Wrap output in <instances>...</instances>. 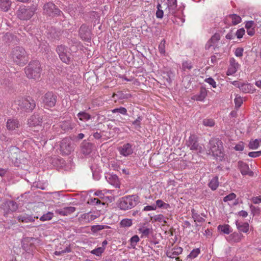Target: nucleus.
<instances>
[{
    "label": "nucleus",
    "mask_w": 261,
    "mask_h": 261,
    "mask_svg": "<svg viewBox=\"0 0 261 261\" xmlns=\"http://www.w3.org/2000/svg\"><path fill=\"white\" fill-rule=\"evenodd\" d=\"M27 52L24 49L20 46L14 47L11 51V56L14 62L19 65L25 64L27 61Z\"/></svg>",
    "instance_id": "nucleus-1"
},
{
    "label": "nucleus",
    "mask_w": 261,
    "mask_h": 261,
    "mask_svg": "<svg viewBox=\"0 0 261 261\" xmlns=\"http://www.w3.org/2000/svg\"><path fill=\"white\" fill-rule=\"evenodd\" d=\"M139 197L136 195L124 196L120 199L119 206L122 210L131 209L139 202Z\"/></svg>",
    "instance_id": "nucleus-2"
},
{
    "label": "nucleus",
    "mask_w": 261,
    "mask_h": 261,
    "mask_svg": "<svg viewBox=\"0 0 261 261\" xmlns=\"http://www.w3.org/2000/svg\"><path fill=\"white\" fill-rule=\"evenodd\" d=\"M4 211V216L8 217L9 215H12V213L16 212L18 208V204L13 200H7L2 205Z\"/></svg>",
    "instance_id": "nucleus-3"
},
{
    "label": "nucleus",
    "mask_w": 261,
    "mask_h": 261,
    "mask_svg": "<svg viewBox=\"0 0 261 261\" xmlns=\"http://www.w3.org/2000/svg\"><path fill=\"white\" fill-rule=\"evenodd\" d=\"M57 51L60 59L64 63L68 64L71 60L69 49L64 45H59L57 48Z\"/></svg>",
    "instance_id": "nucleus-4"
},
{
    "label": "nucleus",
    "mask_w": 261,
    "mask_h": 261,
    "mask_svg": "<svg viewBox=\"0 0 261 261\" xmlns=\"http://www.w3.org/2000/svg\"><path fill=\"white\" fill-rule=\"evenodd\" d=\"M56 101V96L52 92L46 93L42 99V103L46 109L54 107Z\"/></svg>",
    "instance_id": "nucleus-5"
},
{
    "label": "nucleus",
    "mask_w": 261,
    "mask_h": 261,
    "mask_svg": "<svg viewBox=\"0 0 261 261\" xmlns=\"http://www.w3.org/2000/svg\"><path fill=\"white\" fill-rule=\"evenodd\" d=\"M17 16L21 20L30 19L33 16V8L26 6L21 7L17 12Z\"/></svg>",
    "instance_id": "nucleus-6"
},
{
    "label": "nucleus",
    "mask_w": 261,
    "mask_h": 261,
    "mask_svg": "<svg viewBox=\"0 0 261 261\" xmlns=\"http://www.w3.org/2000/svg\"><path fill=\"white\" fill-rule=\"evenodd\" d=\"M43 12L49 16L60 15L61 11L53 3H47L44 5Z\"/></svg>",
    "instance_id": "nucleus-7"
},
{
    "label": "nucleus",
    "mask_w": 261,
    "mask_h": 261,
    "mask_svg": "<svg viewBox=\"0 0 261 261\" xmlns=\"http://www.w3.org/2000/svg\"><path fill=\"white\" fill-rule=\"evenodd\" d=\"M211 152L214 156L222 157L223 155L222 146L221 142H217L214 144L213 141H210Z\"/></svg>",
    "instance_id": "nucleus-8"
},
{
    "label": "nucleus",
    "mask_w": 261,
    "mask_h": 261,
    "mask_svg": "<svg viewBox=\"0 0 261 261\" xmlns=\"http://www.w3.org/2000/svg\"><path fill=\"white\" fill-rule=\"evenodd\" d=\"M187 144L190 149L195 152L201 153L204 151L203 147L202 145H199L193 136L189 138Z\"/></svg>",
    "instance_id": "nucleus-9"
},
{
    "label": "nucleus",
    "mask_w": 261,
    "mask_h": 261,
    "mask_svg": "<svg viewBox=\"0 0 261 261\" xmlns=\"http://www.w3.org/2000/svg\"><path fill=\"white\" fill-rule=\"evenodd\" d=\"M32 101V97H29L28 98H22L21 100H17L16 102L21 109H23L27 112H32L33 108H31V102Z\"/></svg>",
    "instance_id": "nucleus-10"
},
{
    "label": "nucleus",
    "mask_w": 261,
    "mask_h": 261,
    "mask_svg": "<svg viewBox=\"0 0 261 261\" xmlns=\"http://www.w3.org/2000/svg\"><path fill=\"white\" fill-rule=\"evenodd\" d=\"M61 150L64 154H69L73 150L71 141L67 138L63 139L61 143Z\"/></svg>",
    "instance_id": "nucleus-11"
},
{
    "label": "nucleus",
    "mask_w": 261,
    "mask_h": 261,
    "mask_svg": "<svg viewBox=\"0 0 261 261\" xmlns=\"http://www.w3.org/2000/svg\"><path fill=\"white\" fill-rule=\"evenodd\" d=\"M118 150L120 154L125 157L131 155L133 152L132 145L129 143H126L119 147Z\"/></svg>",
    "instance_id": "nucleus-12"
},
{
    "label": "nucleus",
    "mask_w": 261,
    "mask_h": 261,
    "mask_svg": "<svg viewBox=\"0 0 261 261\" xmlns=\"http://www.w3.org/2000/svg\"><path fill=\"white\" fill-rule=\"evenodd\" d=\"M105 178L110 185L115 188L120 187V181L118 177L113 173H107L105 174Z\"/></svg>",
    "instance_id": "nucleus-13"
},
{
    "label": "nucleus",
    "mask_w": 261,
    "mask_h": 261,
    "mask_svg": "<svg viewBox=\"0 0 261 261\" xmlns=\"http://www.w3.org/2000/svg\"><path fill=\"white\" fill-rule=\"evenodd\" d=\"M21 246L22 249L28 253H30L33 251V238L24 237L21 241Z\"/></svg>",
    "instance_id": "nucleus-14"
},
{
    "label": "nucleus",
    "mask_w": 261,
    "mask_h": 261,
    "mask_svg": "<svg viewBox=\"0 0 261 261\" xmlns=\"http://www.w3.org/2000/svg\"><path fill=\"white\" fill-rule=\"evenodd\" d=\"M229 66L226 72L227 75L234 74L240 67V64L233 58H230L229 60Z\"/></svg>",
    "instance_id": "nucleus-15"
},
{
    "label": "nucleus",
    "mask_w": 261,
    "mask_h": 261,
    "mask_svg": "<svg viewBox=\"0 0 261 261\" xmlns=\"http://www.w3.org/2000/svg\"><path fill=\"white\" fill-rule=\"evenodd\" d=\"M238 167L243 175H248L252 176L253 175V172L250 170L249 166L246 163L242 161H239L238 162Z\"/></svg>",
    "instance_id": "nucleus-16"
},
{
    "label": "nucleus",
    "mask_w": 261,
    "mask_h": 261,
    "mask_svg": "<svg viewBox=\"0 0 261 261\" xmlns=\"http://www.w3.org/2000/svg\"><path fill=\"white\" fill-rule=\"evenodd\" d=\"M75 211V208L73 206L65 207L63 208L57 209L55 213L61 216H68L73 213Z\"/></svg>",
    "instance_id": "nucleus-17"
},
{
    "label": "nucleus",
    "mask_w": 261,
    "mask_h": 261,
    "mask_svg": "<svg viewBox=\"0 0 261 261\" xmlns=\"http://www.w3.org/2000/svg\"><path fill=\"white\" fill-rule=\"evenodd\" d=\"M3 41L5 42V43H15L16 41H17L16 37L13 35L12 33L10 32L6 33L3 36Z\"/></svg>",
    "instance_id": "nucleus-18"
},
{
    "label": "nucleus",
    "mask_w": 261,
    "mask_h": 261,
    "mask_svg": "<svg viewBox=\"0 0 261 261\" xmlns=\"http://www.w3.org/2000/svg\"><path fill=\"white\" fill-rule=\"evenodd\" d=\"M34 80L39 79L40 77L41 67L38 61H34Z\"/></svg>",
    "instance_id": "nucleus-19"
},
{
    "label": "nucleus",
    "mask_w": 261,
    "mask_h": 261,
    "mask_svg": "<svg viewBox=\"0 0 261 261\" xmlns=\"http://www.w3.org/2000/svg\"><path fill=\"white\" fill-rule=\"evenodd\" d=\"M240 90L244 93H253L255 89L253 86L249 83H242L240 86Z\"/></svg>",
    "instance_id": "nucleus-20"
},
{
    "label": "nucleus",
    "mask_w": 261,
    "mask_h": 261,
    "mask_svg": "<svg viewBox=\"0 0 261 261\" xmlns=\"http://www.w3.org/2000/svg\"><path fill=\"white\" fill-rule=\"evenodd\" d=\"M238 229L241 232L247 233L249 231V225L247 222H239L238 221L236 222Z\"/></svg>",
    "instance_id": "nucleus-21"
},
{
    "label": "nucleus",
    "mask_w": 261,
    "mask_h": 261,
    "mask_svg": "<svg viewBox=\"0 0 261 261\" xmlns=\"http://www.w3.org/2000/svg\"><path fill=\"white\" fill-rule=\"evenodd\" d=\"M75 126V124L71 120L63 121L61 124V127L65 131L72 129Z\"/></svg>",
    "instance_id": "nucleus-22"
},
{
    "label": "nucleus",
    "mask_w": 261,
    "mask_h": 261,
    "mask_svg": "<svg viewBox=\"0 0 261 261\" xmlns=\"http://www.w3.org/2000/svg\"><path fill=\"white\" fill-rule=\"evenodd\" d=\"M219 40V36L216 35L213 36L205 44V47L206 49H210L211 47L214 48L215 44Z\"/></svg>",
    "instance_id": "nucleus-23"
},
{
    "label": "nucleus",
    "mask_w": 261,
    "mask_h": 261,
    "mask_svg": "<svg viewBox=\"0 0 261 261\" xmlns=\"http://www.w3.org/2000/svg\"><path fill=\"white\" fill-rule=\"evenodd\" d=\"M19 122L16 119H9L7 122V128L10 130H14L16 128H18Z\"/></svg>",
    "instance_id": "nucleus-24"
},
{
    "label": "nucleus",
    "mask_w": 261,
    "mask_h": 261,
    "mask_svg": "<svg viewBox=\"0 0 261 261\" xmlns=\"http://www.w3.org/2000/svg\"><path fill=\"white\" fill-rule=\"evenodd\" d=\"M207 95V92L205 89H201L199 94L193 95L192 99L196 101H203Z\"/></svg>",
    "instance_id": "nucleus-25"
},
{
    "label": "nucleus",
    "mask_w": 261,
    "mask_h": 261,
    "mask_svg": "<svg viewBox=\"0 0 261 261\" xmlns=\"http://www.w3.org/2000/svg\"><path fill=\"white\" fill-rule=\"evenodd\" d=\"M151 219L154 221L161 223L162 225H165L167 223V218L162 214L154 215V216L151 217Z\"/></svg>",
    "instance_id": "nucleus-26"
},
{
    "label": "nucleus",
    "mask_w": 261,
    "mask_h": 261,
    "mask_svg": "<svg viewBox=\"0 0 261 261\" xmlns=\"http://www.w3.org/2000/svg\"><path fill=\"white\" fill-rule=\"evenodd\" d=\"M96 217L93 215L91 213H85L82 215L79 219L80 221H84L85 222H89L91 221L94 220Z\"/></svg>",
    "instance_id": "nucleus-27"
},
{
    "label": "nucleus",
    "mask_w": 261,
    "mask_h": 261,
    "mask_svg": "<svg viewBox=\"0 0 261 261\" xmlns=\"http://www.w3.org/2000/svg\"><path fill=\"white\" fill-rule=\"evenodd\" d=\"M77 116L82 121H87L91 118V116L89 114L84 111L80 112L77 114Z\"/></svg>",
    "instance_id": "nucleus-28"
},
{
    "label": "nucleus",
    "mask_w": 261,
    "mask_h": 261,
    "mask_svg": "<svg viewBox=\"0 0 261 261\" xmlns=\"http://www.w3.org/2000/svg\"><path fill=\"white\" fill-rule=\"evenodd\" d=\"M0 5L2 9L4 11H7L11 5L10 0H0Z\"/></svg>",
    "instance_id": "nucleus-29"
},
{
    "label": "nucleus",
    "mask_w": 261,
    "mask_h": 261,
    "mask_svg": "<svg viewBox=\"0 0 261 261\" xmlns=\"http://www.w3.org/2000/svg\"><path fill=\"white\" fill-rule=\"evenodd\" d=\"M261 143V139H255L251 140L248 144V147L251 149H256L258 148Z\"/></svg>",
    "instance_id": "nucleus-30"
},
{
    "label": "nucleus",
    "mask_w": 261,
    "mask_h": 261,
    "mask_svg": "<svg viewBox=\"0 0 261 261\" xmlns=\"http://www.w3.org/2000/svg\"><path fill=\"white\" fill-rule=\"evenodd\" d=\"M227 19L228 20H231L233 25H236L241 21V17L236 14L230 15Z\"/></svg>",
    "instance_id": "nucleus-31"
},
{
    "label": "nucleus",
    "mask_w": 261,
    "mask_h": 261,
    "mask_svg": "<svg viewBox=\"0 0 261 261\" xmlns=\"http://www.w3.org/2000/svg\"><path fill=\"white\" fill-rule=\"evenodd\" d=\"M208 186L212 190H215L219 186L218 177L215 176L209 182Z\"/></svg>",
    "instance_id": "nucleus-32"
},
{
    "label": "nucleus",
    "mask_w": 261,
    "mask_h": 261,
    "mask_svg": "<svg viewBox=\"0 0 261 261\" xmlns=\"http://www.w3.org/2000/svg\"><path fill=\"white\" fill-rule=\"evenodd\" d=\"M156 208L168 209L170 207L169 204L164 202L162 200L158 199L155 201Z\"/></svg>",
    "instance_id": "nucleus-33"
},
{
    "label": "nucleus",
    "mask_w": 261,
    "mask_h": 261,
    "mask_svg": "<svg viewBox=\"0 0 261 261\" xmlns=\"http://www.w3.org/2000/svg\"><path fill=\"white\" fill-rule=\"evenodd\" d=\"M24 72L29 79H33V65L31 64V62L25 68Z\"/></svg>",
    "instance_id": "nucleus-34"
},
{
    "label": "nucleus",
    "mask_w": 261,
    "mask_h": 261,
    "mask_svg": "<svg viewBox=\"0 0 261 261\" xmlns=\"http://www.w3.org/2000/svg\"><path fill=\"white\" fill-rule=\"evenodd\" d=\"M18 220L22 222L27 223L33 221V217L31 215L25 214L18 216Z\"/></svg>",
    "instance_id": "nucleus-35"
},
{
    "label": "nucleus",
    "mask_w": 261,
    "mask_h": 261,
    "mask_svg": "<svg viewBox=\"0 0 261 261\" xmlns=\"http://www.w3.org/2000/svg\"><path fill=\"white\" fill-rule=\"evenodd\" d=\"M132 224V220L130 219H123L120 222V225L122 227H129Z\"/></svg>",
    "instance_id": "nucleus-36"
},
{
    "label": "nucleus",
    "mask_w": 261,
    "mask_h": 261,
    "mask_svg": "<svg viewBox=\"0 0 261 261\" xmlns=\"http://www.w3.org/2000/svg\"><path fill=\"white\" fill-rule=\"evenodd\" d=\"M120 162L119 161H112L109 166L114 170L118 171L120 169Z\"/></svg>",
    "instance_id": "nucleus-37"
},
{
    "label": "nucleus",
    "mask_w": 261,
    "mask_h": 261,
    "mask_svg": "<svg viewBox=\"0 0 261 261\" xmlns=\"http://www.w3.org/2000/svg\"><path fill=\"white\" fill-rule=\"evenodd\" d=\"M218 229L223 232L224 233L228 234L230 233V226L228 225H220L218 227Z\"/></svg>",
    "instance_id": "nucleus-38"
},
{
    "label": "nucleus",
    "mask_w": 261,
    "mask_h": 261,
    "mask_svg": "<svg viewBox=\"0 0 261 261\" xmlns=\"http://www.w3.org/2000/svg\"><path fill=\"white\" fill-rule=\"evenodd\" d=\"M109 193H111V190L103 189L102 190H98L96 191L94 194V195L99 197L100 198H103L105 194Z\"/></svg>",
    "instance_id": "nucleus-39"
},
{
    "label": "nucleus",
    "mask_w": 261,
    "mask_h": 261,
    "mask_svg": "<svg viewBox=\"0 0 261 261\" xmlns=\"http://www.w3.org/2000/svg\"><path fill=\"white\" fill-rule=\"evenodd\" d=\"M54 216V213L52 212H47V213L43 215L40 218V220L41 221H45L51 220Z\"/></svg>",
    "instance_id": "nucleus-40"
},
{
    "label": "nucleus",
    "mask_w": 261,
    "mask_h": 261,
    "mask_svg": "<svg viewBox=\"0 0 261 261\" xmlns=\"http://www.w3.org/2000/svg\"><path fill=\"white\" fill-rule=\"evenodd\" d=\"M140 239L137 235H135L130 239V244L132 248H135Z\"/></svg>",
    "instance_id": "nucleus-41"
},
{
    "label": "nucleus",
    "mask_w": 261,
    "mask_h": 261,
    "mask_svg": "<svg viewBox=\"0 0 261 261\" xmlns=\"http://www.w3.org/2000/svg\"><path fill=\"white\" fill-rule=\"evenodd\" d=\"M234 101L236 108L238 109L241 106L242 104L243 103L242 97L238 95H237L234 99Z\"/></svg>",
    "instance_id": "nucleus-42"
},
{
    "label": "nucleus",
    "mask_w": 261,
    "mask_h": 261,
    "mask_svg": "<svg viewBox=\"0 0 261 261\" xmlns=\"http://www.w3.org/2000/svg\"><path fill=\"white\" fill-rule=\"evenodd\" d=\"M113 113H119L122 115H127V110L124 107H120L119 108L114 109L112 110Z\"/></svg>",
    "instance_id": "nucleus-43"
},
{
    "label": "nucleus",
    "mask_w": 261,
    "mask_h": 261,
    "mask_svg": "<svg viewBox=\"0 0 261 261\" xmlns=\"http://www.w3.org/2000/svg\"><path fill=\"white\" fill-rule=\"evenodd\" d=\"M230 237L233 242H239L241 240L242 236L239 233L234 232L230 236Z\"/></svg>",
    "instance_id": "nucleus-44"
},
{
    "label": "nucleus",
    "mask_w": 261,
    "mask_h": 261,
    "mask_svg": "<svg viewBox=\"0 0 261 261\" xmlns=\"http://www.w3.org/2000/svg\"><path fill=\"white\" fill-rule=\"evenodd\" d=\"M142 120V118L141 117H138V118L133 122V125L136 129L139 130L140 128Z\"/></svg>",
    "instance_id": "nucleus-45"
},
{
    "label": "nucleus",
    "mask_w": 261,
    "mask_h": 261,
    "mask_svg": "<svg viewBox=\"0 0 261 261\" xmlns=\"http://www.w3.org/2000/svg\"><path fill=\"white\" fill-rule=\"evenodd\" d=\"M159 50L162 55H165V41L164 40L160 42L159 45Z\"/></svg>",
    "instance_id": "nucleus-46"
},
{
    "label": "nucleus",
    "mask_w": 261,
    "mask_h": 261,
    "mask_svg": "<svg viewBox=\"0 0 261 261\" xmlns=\"http://www.w3.org/2000/svg\"><path fill=\"white\" fill-rule=\"evenodd\" d=\"M162 6L160 4L157 5V11L156 12V16L158 18H162L164 15V12L161 9Z\"/></svg>",
    "instance_id": "nucleus-47"
},
{
    "label": "nucleus",
    "mask_w": 261,
    "mask_h": 261,
    "mask_svg": "<svg viewBox=\"0 0 261 261\" xmlns=\"http://www.w3.org/2000/svg\"><path fill=\"white\" fill-rule=\"evenodd\" d=\"M85 30H87V28L86 25H82L79 30V33L82 38L84 39H86L88 38V35L86 33H84V32Z\"/></svg>",
    "instance_id": "nucleus-48"
},
{
    "label": "nucleus",
    "mask_w": 261,
    "mask_h": 261,
    "mask_svg": "<svg viewBox=\"0 0 261 261\" xmlns=\"http://www.w3.org/2000/svg\"><path fill=\"white\" fill-rule=\"evenodd\" d=\"M91 145L89 144L84 145L82 148V151L85 154H88L91 152Z\"/></svg>",
    "instance_id": "nucleus-49"
},
{
    "label": "nucleus",
    "mask_w": 261,
    "mask_h": 261,
    "mask_svg": "<svg viewBox=\"0 0 261 261\" xmlns=\"http://www.w3.org/2000/svg\"><path fill=\"white\" fill-rule=\"evenodd\" d=\"M203 124L205 126L212 127L215 125V122L211 119H205L203 121Z\"/></svg>",
    "instance_id": "nucleus-50"
},
{
    "label": "nucleus",
    "mask_w": 261,
    "mask_h": 261,
    "mask_svg": "<svg viewBox=\"0 0 261 261\" xmlns=\"http://www.w3.org/2000/svg\"><path fill=\"white\" fill-rule=\"evenodd\" d=\"M108 226L106 225H93L91 227V230L93 232H95L98 230H100L107 228Z\"/></svg>",
    "instance_id": "nucleus-51"
},
{
    "label": "nucleus",
    "mask_w": 261,
    "mask_h": 261,
    "mask_svg": "<svg viewBox=\"0 0 261 261\" xmlns=\"http://www.w3.org/2000/svg\"><path fill=\"white\" fill-rule=\"evenodd\" d=\"M139 231L142 234L141 237H147L149 234L150 230L148 228L141 227L139 229Z\"/></svg>",
    "instance_id": "nucleus-52"
},
{
    "label": "nucleus",
    "mask_w": 261,
    "mask_h": 261,
    "mask_svg": "<svg viewBox=\"0 0 261 261\" xmlns=\"http://www.w3.org/2000/svg\"><path fill=\"white\" fill-rule=\"evenodd\" d=\"M104 249L102 247H98L91 251V253L96 256H99L103 252Z\"/></svg>",
    "instance_id": "nucleus-53"
},
{
    "label": "nucleus",
    "mask_w": 261,
    "mask_h": 261,
    "mask_svg": "<svg viewBox=\"0 0 261 261\" xmlns=\"http://www.w3.org/2000/svg\"><path fill=\"white\" fill-rule=\"evenodd\" d=\"M200 253V250L199 249H193L188 255L189 257L191 258H194L196 257Z\"/></svg>",
    "instance_id": "nucleus-54"
},
{
    "label": "nucleus",
    "mask_w": 261,
    "mask_h": 261,
    "mask_svg": "<svg viewBox=\"0 0 261 261\" xmlns=\"http://www.w3.org/2000/svg\"><path fill=\"white\" fill-rule=\"evenodd\" d=\"M182 68L184 70H190L192 68V65L191 62L185 61L182 64Z\"/></svg>",
    "instance_id": "nucleus-55"
},
{
    "label": "nucleus",
    "mask_w": 261,
    "mask_h": 261,
    "mask_svg": "<svg viewBox=\"0 0 261 261\" xmlns=\"http://www.w3.org/2000/svg\"><path fill=\"white\" fill-rule=\"evenodd\" d=\"M236 198V195L234 193H231L229 195L224 197L223 201L224 202H227L231 201Z\"/></svg>",
    "instance_id": "nucleus-56"
},
{
    "label": "nucleus",
    "mask_w": 261,
    "mask_h": 261,
    "mask_svg": "<svg viewBox=\"0 0 261 261\" xmlns=\"http://www.w3.org/2000/svg\"><path fill=\"white\" fill-rule=\"evenodd\" d=\"M204 81L211 85L213 88H216L217 84L215 80L212 77H208L205 79Z\"/></svg>",
    "instance_id": "nucleus-57"
},
{
    "label": "nucleus",
    "mask_w": 261,
    "mask_h": 261,
    "mask_svg": "<svg viewBox=\"0 0 261 261\" xmlns=\"http://www.w3.org/2000/svg\"><path fill=\"white\" fill-rule=\"evenodd\" d=\"M192 217L194 219L195 221H197L198 222H202L204 221V219L197 213H195V214L193 213Z\"/></svg>",
    "instance_id": "nucleus-58"
},
{
    "label": "nucleus",
    "mask_w": 261,
    "mask_h": 261,
    "mask_svg": "<svg viewBox=\"0 0 261 261\" xmlns=\"http://www.w3.org/2000/svg\"><path fill=\"white\" fill-rule=\"evenodd\" d=\"M236 151H241L244 149V143L243 142H240L234 147Z\"/></svg>",
    "instance_id": "nucleus-59"
},
{
    "label": "nucleus",
    "mask_w": 261,
    "mask_h": 261,
    "mask_svg": "<svg viewBox=\"0 0 261 261\" xmlns=\"http://www.w3.org/2000/svg\"><path fill=\"white\" fill-rule=\"evenodd\" d=\"M245 30L243 28L238 30L236 32V35L238 39H241L245 34Z\"/></svg>",
    "instance_id": "nucleus-60"
},
{
    "label": "nucleus",
    "mask_w": 261,
    "mask_h": 261,
    "mask_svg": "<svg viewBox=\"0 0 261 261\" xmlns=\"http://www.w3.org/2000/svg\"><path fill=\"white\" fill-rule=\"evenodd\" d=\"M156 210V206L155 204H152L151 205H147L143 208V211L147 212L150 211H155Z\"/></svg>",
    "instance_id": "nucleus-61"
},
{
    "label": "nucleus",
    "mask_w": 261,
    "mask_h": 261,
    "mask_svg": "<svg viewBox=\"0 0 261 261\" xmlns=\"http://www.w3.org/2000/svg\"><path fill=\"white\" fill-rule=\"evenodd\" d=\"M243 48L239 47L236 49L234 51V55L238 57H241L243 56Z\"/></svg>",
    "instance_id": "nucleus-62"
},
{
    "label": "nucleus",
    "mask_w": 261,
    "mask_h": 261,
    "mask_svg": "<svg viewBox=\"0 0 261 261\" xmlns=\"http://www.w3.org/2000/svg\"><path fill=\"white\" fill-rule=\"evenodd\" d=\"M261 155V151H252L248 153V155L251 158L258 157Z\"/></svg>",
    "instance_id": "nucleus-63"
},
{
    "label": "nucleus",
    "mask_w": 261,
    "mask_h": 261,
    "mask_svg": "<svg viewBox=\"0 0 261 261\" xmlns=\"http://www.w3.org/2000/svg\"><path fill=\"white\" fill-rule=\"evenodd\" d=\"M251 201L254 204L261 203V196L253 197L251 198Z\"/></svg>",
    "instance_id": "nucleus-64"
}]
</instances>
